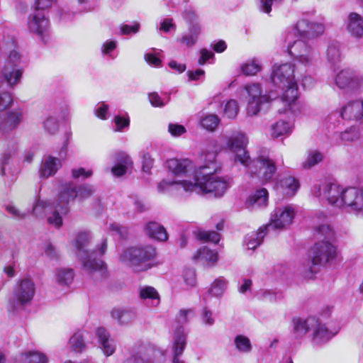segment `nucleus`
<instances>
[{"instance_id":"1","label":"nucleus","mask_w":363,"mask_h":363,"mask_svg":"<svg viewBox=\"0 0 363 363\" xmlns=\"http://www.w3.org/2000/svg\"><path fill=\"white\" fill-rule=\"evenodd\" d=\"M216 154L210 152L202 156L205 161L203 165L196 167L189 159H170L167 165L169 172L177 177H183L178 181H186L191 183H201L205 187L195 188L188 191L212 194L216 197L222 196L231 186L230 178L220 177L216 174L220 169V165L216 161Z\"/></svg>"},{"instance_id":"2","label":"nucleus","mask_w":363,"mask_h":363,"mask_svg":"<svg viewBox=\"0 0 363 363\" xmlns=\"http://www.w3.org/2000/svg\"><path fill=\"white\" fill-rule=\"evenodd\" d=\"M314 194L325 199L331 205L343 207L347 211L363 218V188L345 189L337 184H328Z\"/></svg>"},{"instance_id":"3","label":"nucleus","mask_w":363,"mask_h":363,"mask_svg":"<svg viewBox=\"0 0 363 363\" xmlns=\"http://www.w3.org/2000/svg\"><path fill=\"white\" fill-rule=\"evenodd\" d=\"M271 79L273 84L281 91L280 100L285 107V111L286 108L292 112L298 111V91L294 66L289 62L274 65Z\"/></svg>"},{"instance_id":"4","label":"nucleus","mask_w":363,"mask_h":363,"mask_svg":"<svg viewBox=\"0 0 363 363\" xmlns=\"http://www.w3.org/2000/svg\"><path fill=\"white\" fill-rule=\"evenodd\" d=\"M90 235L87 233H80L76 238L74 245L76 248V254L82 262L85 270L89 272H99L101 277L106 274V267L103 261L96 259L94 256L103 255L106 251L107 243L103 240L98 252H89L88 247Z\"/></svg>"},{"instance_id":"5","label":"nucleus","mask_w":363,"mask_h":363,"mask_svg":"<svg viewBox=\"0 0 363 363\" xmlns=\"http://www.w3.org/2000/svg\"><path fill=\"white\" fill-rule=\"evenodd\" d=\"M156 255L155 249L147 245L133 247L123 251L119 256L120 261L136 272L145 271L151 267L148 262Z\"/></svg>"},{"instance_id":"6","label":"nucleus","mask_w":363,"mask_h":363,"mask_svg":"<svg viewBox=\"0 0 363 363\" xmlns=\"http://www.w3.org/2000/svg\"><path fill=\"white\" fill-rule=\"evenodd\" d=\"M311 322L312 343L321 346L330 341L340 330L338 319H308Z\"/></svg>"},{"instance_id":"7","label":"nucleus","mask_w":363,"mask_h":363,"mask_svg":"<svg viewBox=\"0 0 363 363\" xmlns=\"http://www.w3.org/2000/svg\"><path fill=\"white\" fill-rule=\"evenodd\" d=\"M311 264L303 270V276L311 279L316 272L315 266L325 264L333 260L336 255V249L328 240L317 242L311 249Z\"/></svg>"},{"instance_id":"8","label":"nucleus","mask_w":363,"mask_h":363,"mask_svg":"<svg viewBox=\"0 0 363 363\" xmlns=\"http://www.w3.org/2000/svg\"><path fill=\"white\" fill-rule=\"evenodd\" d=\"M225 139L224 148L233 154L234 162L248 166L250 156L246 151L248 139L245 134L240 130H234L229 135L225 136Z\"/></svg>"},{"instance_id":"9","label":"nucleus","mask_w":363,"mask_h":363,"mask_svg":"<svg viewBox=\"0 0 363 363\" xmlns=\"http://www.w3.org/2000/svg\"><path fill=\"white\" fill-rule=\"evenodd\" d=\"M292 34L287 35L289 41L287 50L289 54L298 63L304 67H309L316 61L317 52L303 40H297L291 42Z\"/></svg>"},{"instance_id":"10","label":"nucleus","mask_w":363,"mask_h":363,"mask_svg":"<svg viewBox=\"0 0 363 363\" xmlns=\"http://www.w3.org/2000/svg\"><path fill=\"white\" fill-rule=\"evenodd\" d=\"M297 211L293 205H286L276 208L271 213L269 223L264 225L268 231L283 230L291 225Z\"/></svg>"},{"instance_id":"11","label":"nucleus","mask_w":363,"mask_h":363,"mask_svg":"<svg viewBox=\"0 0 363 363\" xmlns=\"http://www.w3.org/2000/svg\"><path fill=\"white\" fill-rule=\"evenodd\" d=\"M248 95L247 114L250 116H256L262 106L269 102V96L264 94L259 84H248L245 86Z\"/></svg>"},{"instance_id":"12","label":"nucleus","mask_w":363,"mask_h":363,"mask_svg":"<svg viewBox=\"0 0 363 363\" xmlns=\"http://www.w3.org/2000/svg\"><path fill=\"white\" fill-rule=\"evenodd\" d=\"M248 167L252 175H255L263 182H267L274 176L276 166L273 160L268 157H260L253 161L250 158Z\"/></svg>"},{"instance_id":"13","label":"nucleus","mask_w":363,"mask_h":363,"mask_svg":"<svg viewBox=\"0 0 363 363\" xmlns=\"http://www.w3.org/2000/svg\"><path fill=\"white\" fill-rule=\"evenodd\" d=\"M35 294V284L30 278H23L19 279L13 289V297L18 301V308H22L23 306L30 303Z\"/></svg>"},{"instance_id":"14","label":"nucleus","mask_w":363,"mask_h":363,"mask_svg":"<svg viewBox=\"0 0 363 363\" xmlns=\"http://www.w3.org/2000/svg\"><path fill=\"white\" fill-rule=\"evenodd\" d=\"M294 29L303 38H313L323 34L325 28L322 23L302 18L297 21Z\"/></svg>"},{"instance_id":"15","label":"nucleus","mask_w":363,"mask_h":363,"mask_svg":"<svg viewBox=\"0 0 363 363\" xmlns=\"http://www.w3.org/2000/svg\"><path fill=\"white\" fill-rule=\"evenodd\" d=\"M335 82L340 89H354L363 86V77L351 69H342L337 74Z\"/></svg>"},{"instance_id":"16","label":"nucleus","mask_w":363,"mask_h":363,"mask_svg":"<svg viewBox=\"0 0 363 363\" xmlns=\"http://www.w3.org/2000/svg\"><path fill=\"white\" fill-rule=\"evenodd\" d=\"M299 187L300 184L296 178L291 175H284L276 181L274 189L277 194L291 198L296 194Z\"/></svg>"},{"instance_id":"17","label":"nucleus","mask_w":363,"mask_h":363,"mask_svg":"<svg viewBox=\"0 0 363 363\" xmlns=\"http://www.w3.org/2000/svg\"><path fill=\"white\" fill-rule=\"evenodd\" d=\"M77 197L76 185L73 182H68L63 184L59 192L55 204L60 208L62 214H67L69 212V203Z\"/></svg>"},{"instance_id":"18","label":"nucleus","mask_w":363,"mask_h":363,"mask_svg":"<svg viewBox=\"0 0 363 363\" xmlns=\"http://www.w3.org/2000/svg\"><path fill=\"white\" fill-rule=\"evenodd\" d=\"M28 28L30 33L43 38L49 33V21L40 11H35L28 21Z\"/></svg>"},{"instance_id":"19","label":"nucleus","mask_w":363,"mask_h":363,"mask_svg":"<svg viewBox=\"0 0 363 363\" xmlns=\"http://www.w3.org/2000/svg\"><path fill=\"white\" fill-rule=\"evenodd\" d=\"M313 225L314 230L318 237L327 240H332L335 236V232L328 223V218L323 212L316 213L313 217Z\"/></svg>"},{"instance_id":"20","label":"nucleus","mask_w":363,"mask_h":363,"mask_svg":"<svg viewBox=\"0 0 363 363\" xmlns=\"http://www.w3.org/2000/svg\"><path fill=\"white\" fill-rule=\"evenodd\" d=\"M205 187L201 185V183H191L186 181H168L166 179L162 180L157 186V191L160 194H166L171 191H179L183 189L184 191L188 192L189 190L194 189L195 188Z\"/></svg>"},{"instance_id":"21","label":"nucleus","mask_w":363,"mask_h":363,"mask_svg":"<svg viewBox=\"0 0 363 363\" xmlns=\"http://www.w3.org/2000/svg\"><path fill=\"white\" fill-rule=\"evenodd\" d=\"M24 117V111L21 108H15L2 116L3 133H9L16 129L21 123Z\"/></svg>"},{"instance_id":"22","label":"nucleus","mask_w":363,"mask_h":363,"mask_svg":"<svg viewBox=\"0 0 363 363\" xmlns=\"http://www.w3.org/2000/svg\"><path fill=\"white\" fill-rule=\"evenodd\" d=\"M62 165L60 159L51 155L45 156L40 166L39 177L42 179L52 177L62 167Z\"/></svg>"},{"instance_id":"23","label":"nucleus","mask_w":363,"mask_h":363,"mask_svg":"<svg viewBox=\"0 0 363 363\" xmlns=\"http://www.w3.org/2000/svg\"><path fill=\"white\" fill-rule=\"evenodd\" d=\"M96 336L98 339L99 347L103 353L109 357L112 355L116 349V345L113 338L111 337L109 333L104 327L98 328L96 330Z\"/></svg>"},{"instance_id":"24","label":"nucleus","mask_w":363,"mask_h":363,"mask_svg":"<svg viewBox=\"0 0 363 363\" xmlns=\"http://www.w3.org/2000/svg\"><path fill=\"white\" fill-rule=\"evenodd\" d=\"M346 29L355 39L363 38V16L355 12L350 13L347 18Z\"/></svg>"},{"instance_id":"25","label":"nucleus","mask_w":363,"mask_h":363,"mask_svg":"<svg viewBox=\"0 0 363 363\" xmlns=\"http://www.w3.org/2000/svg\"><path fill=\"white\" fill-rule=\"evenodd\" d=\"M345 119L360 121L363 118V101H352L344 106L340 112Z\"/></svg>"},{"instance_id":"26","label":"nucleus","mask_w":363,"mask_h":363,"mask_svg":"<svg viewBox=\"0 0 363 363\" xmlns=\"http://www.w3.org/2000/svg\"><path fill=\"white\" fill-rule=\"evenodd\" d=\"M186 344V334L183 328H177L173 337L172 349L174 352L173 363H184L178 358L181 355L185 348Z\"/></svg>"},{"instance_id":"27","label":"nucleus","mask_w":363,"mask_h":363,"mask_svg":"<svg viewBox=\"0 0 363 363\" xmlns=\"http://www.w3.org/2000/svg\"><path fill=\"white\" fill-rule=\"evenodd\" d=\"M218 259V252L206 247L200 248L193 256L194 261L201 262L208 266L215 264Z\"/></svg>"},{"instance_id":"28","label":"nucleus","mask_w":363,"mask_h":363,"mask_svg":"<svg viewBox=\"0 0 363 363\" xmlns=\"http://www.w3.org/2000/svg\"><path fill=\"white\" fill-rule=\"evenodd\" d=\"M188 31L189 32L184 33L179 40L186 47L191 48L197 43L199 36L201 33V26L200 24L189 26Z\"/></svg>"},{"instance_id":"29","label":"nucleus","mask_w":363,"mask_h":363,"mask_svg":"<svg viewBox=\"0 0 363 363\" xmlns=\"http://www.w3.org/2000/svg\"><path fill=\"white\" fill-rule=\"evenodd\" d=\"M18 363H48V358L44 353L30 351L21 353L16 357Z\"/></svg>"},{"instance_id":"30","label":"nucleus","mask_w":363,"mask_h":363,"mask_svg":"<svg viewBox=\"0 0 363 363\" xmlns=\"http://www.w3.org/2000/svg\"><path fill=\"white\" fill-rule=\"evenodd\" d=\"M146 233L150 238L159 241H165L168 238L165 228L156 222H150L147 224Z\"/></svg>"},{"instance_id":"31","label":"nucleus","mask_w":363,"mask_h":363,"mask_svg":"<svg viewBox=\"0 0 363 363\" xmlns=\"http://www.w3.org/2000/svg\"><path fill=\"white\" fill-rule=\"evenodd\" d=\"M269 233L267 230L264 229V225L260 227L257 232H252L246 235L245 243L249 250H255L262 242L265 235Z\"/></svg>"},{"instance_id":"32","label":"nucleus","mask_w":363,"mask_h":363,"mask_svg":"<svg viewBox=\"0 0 363 363\" xmlns=\"http://www.w3.org/2000/svg\"><path fill=\"white\" fill-rule=\"evenodd\" d=\"M247 203L252 208L265 207L268 204V191L266 189H261L256 191L250 196Z\"/></svg>"},{"instance_id":"33","label":"nucleus","mask_w":363,"mask_h":363,"mask_svg":"<svg viewBox=\"0 0 363 363\" xmlns=\"http://www.w3.org/2000/svg\"><path fill=\"white\" fill-rule=\"evenodd\" d=\"M116 162L117 164L111 169L112 174L116 177L125 174L128 169L132 165L130 157L123 152L118 155Z\"/></svg>"},{"instance_id":"34","label":"nucleus","mask_w":363,"mask_h":363,"mask_svg":"<svg viewBox=\"0 0 363 363\" xmlns=\"http://www.w3.org/2000/svg\"><path fill=\"white\" fill-rule=\"evenodd\" d=\"M294 125L289 121L279 120L271 127V135L274 138L286 135L292 132Z\"/></svg>"},{"instance_id":"35","label":"nucleus","mask_w":363,"mask_h":363,"mask_svg":"<svg viewBox=\"0 0 363 363\" xmlns=\"http://www.w3.org/2000/svg\"><path fill=\"white\" fill-rule=\"evenodd\" d=\"M23 72L22 67H4V79L10 86L13 87L20 82Z\"/></svg>"},{"instance_id":"36","label":"nucleus","mask_w":363,"mask_h":363,"mask_svg":"<svg viewBox=\"0 0 363 363\" xmlns=\"http://www.w3.org/2000/svg\"><path fill=\"white\" fill-rule=\"evenodd\" d=\"M139 294L141 299L147 301V304L150 303L152 306H156L160 303V296L155 289L152 286L141 287Z\"/></svg>"},{"instance_id":"37","label":"nucleus","mask_w":363,"mask_h":363,"mask_svg":"<svg viewBox=\"0 0 363 363\" xmlns=\"http://www.w3.org/2000/svg\"><path fill=\"white\" fill-rule=\"evenodd\" d=\"M311 322L308 319H294V335L296 338L303 337L308 332H311Z\"/></svg>"},{"instance_id":"38","label":"nucleus","mask_w":363,"mask_h":363,"mask_svg":"<svg viewBox=\"0 0 363 363\" xmlns=\"http://www.w3.org/2000/svg\"><path fill=\"white\" fill-rule=\"evenodd\" d=\"M228 284V281L225 278L219 277L211 283L208 293L213 296L220 297L226 291Z\"/></svg>"},{"instance_id":"39","label":"nucleus","mask_w":363,"mask_h":363,"mask_svg":"<svg viewBox=\"0 0 363 363\" xmlns=\"http://www.w3.org/2000/svg\"><path fill=\"white\" fill-rule=\"evenodd\" d=\"M74 279V272L71 269L60 268L55 274V281L60 285L67 286L70 284Z\"/></svg>"},{"instance_id":"40","label":"nucleus","mask_w":363,"mask_h":363,"mask_svg":"<svg viewBox=\"0 0 363 363\" xmlns=\"http://www.w3.org/2000/svg\"><path fill=\"white\" fill-rule=\"evenodd\" d=\"M323 154L318 150H309L307 157L303 162L302 167L304 169H310L323 161Z\"/></svg>"},{"instance_id":"41","label":"nucleus","mask_w":363,"mask_h":363,"mask_svg":"<svg viewBox=\"0 0 363 363\" xmlns=\"http://www.w3.org/2000/svg\"><path fill=\"white\" fill-rule=\"evenodd\" d=\"M234 344L236 350L240 353L247 354L252 351V345L250 340L243 335H236Z\"/></svg>"},{"instance_id":"42","label":"nucleus","mask_w":363,"mask_h":363,"mask_svg":"<svg viewBox=\"0 0 363 363\" xmlns=\"http://www.w3.org/2000/svg\"><path fill=\"white\" fill-rule=\"evenodd\" d=\"M219 123L220 118L216 114H207L201 117L200 120L201 127L208 131L215 130Z\"/></svg>"},{"instance_id":"43","label":"nucleus","mask_w":363,"mask_h":363,"mask_svg":"<svg viewBox=\"0 0 363 363\" xmlns=\"http://www.w3.org/2000/svg\"><path fill=\"white\" fill-rule=\"evenodd\" d=\"M5 83L0 77V111L8 108L12 104L13 99L11 94L5 91Z\"/></svg>"},{"instance_id":"44","label":"nucleus","mask_w":363,"mask_h":363,"mask_svg":"<svg viewBox=\"0 0 363 363\" xmlns=\"http://www.w3.org/2000/svg\"><path fill=\"white\" fill-rule=\"evenodd\" d=\"M69 344L72 349L77 352H82L86 348L83 335L80 332L75 333L69 339Z\"/></svg>"},{"instance_id":"45","label":"nucleus","mask_w":363,"mask_h":363,"mask_svg":"<svg viewBox=\"0 0 363 363\" xmlns=\"http://www.w3.org/2000/svg\"><path fill=\"white\" fill-rule=\"evenodd\" d=\"M359 129L357 126H351L340 133L342 142H353L359 138Z\"/></svg>"},{"instance_id":"46","label":"nucleus","mask_w":363,"mask_h":363,"mask_svg":"<svg viewBox=\"0 0 363 363\" xmlns=\"http://www.w3.org/2000/svg\"><path fill=\"white\" fill-rule=\"evenodd\" d=\"M182 17L185 20L186 23H188L189 26H192L194 24H200L199 16L196 13V11L194 8L189 6L184 9L182 12Z\"/></svg>"},{"instance_id":"47","label":"nucleus","mask_w":363,"mask_h":363,"mask_svg":"<svg viewBox=\"0 0 363 363\" xmlns=\"http://www.w3.org/2000/svg\"><path fill=\"white\" fill-rule=\"evenodd\" d=\"M239 106L238 102L234 99H230L225 104L223 114L227 118L233 119L237 116Z\"/></svg>"},{"instance_id":"48","label":"nucleus","mask_w":363,"mask_h":363,"mask_svg":"<svg viewBox=\"0 0 363 363\" xmlns=\"http://www.w3.org/2000/svg\"><path fill=\"white\" fill-rule=\"evenodd\" d=\"M243 74L247 76L255 75L261 70V65L257 60L248 61L241 67Z\"/></svg>"},{"instance_id":"49","label":"nucleus","mask_w":363,"mask_h":363,"mask_svg":"<svg viewBox=\"0 0 363 363\" xmlns=\"http://www.w3.org/2000/svg\"><path fill=\"white\" fill-rule=\"evenodd\" d=\"M48 206L49 203L46 200L41 199L39 197L33 205V214L38 218H43Z\"/></svg>"},{"instance_id":"50","label":"nucleus","mask_w":363,"mask_h":363,"mask_svg":"<svg viewBox=\"0 0 363 363\" xmlns=\"http://www.w3.org/2000/svg\"><path fill=\"white\" fill-rule=\"evenodd\" d=\"M66 214H62L60 208H57V205L54 204V211L48 216V222L50 225H53L56 228H60L62 225V216Z\"/></svg>"},{"instance_id":"51","label":"nucleus","mask_w":363,"mask_h":363,"mask_svg":"<svg viewBox=\"0 0 363 363\" xmlns=\"http://www.w3.org/2000/svg\"><path fill=\"white\" fill-rule=\"evenodd\" d=\"M45 130L49 134L53 135L57 132L59 124L58 120L55 116H48L43 122Z\"/></svg>"},{"instance_id":"52","label":"nucleus","mask_w":363,"mask_h":363,"mask_svg":"<svg viewBox=\"0 0 363 363\" xmlns=\"http://www.w3.org/2000/svg\"><path fill=\"white\" fill-rule=\"evenodd\" d=\"M183 280L186 288H192L196 284V275L194 269H186L183 274Z\"/></svg>"},{"instance_id":"53","label":"nucleus","mask_w":363,"mask_h":363,"mask_svg":"<svg viewBox=\"0 0 363 363\" xmlns=\"http://www.w3.org/2000/svg\"><path fill=\"white\" fill-rule=\"evenodd\" d=\"M257 298L263 302L274 303L277 300L276 294L272 291L262 289L257 292Z\"/></svg>"},{"instance_id":"54","label":"nucleus","mask_w":363,"mask_h":363,"mask_svg":"<svg viewBox=\"0 0 363 363\" xmlns=\"http://www.w3.org/2000/svg\"><path fill=\"white\" fill-rule=\"evenodd\" d=\"M21 56L18 51L13 50L9 52L8 59L4 67H21Z\"/></svg>"},{"instance_id":"55","label":"nucleus","mask_w":363,"mask_h":363,"mask_svg":"<svg viewBox=\"0 0 363 363\" xmlns=\"http://www.w3.org/2000/svg\"><path fill=\"white\" fill-rule=\"evenodd\" d=\"M199 238L205 241L218 243L220 239V234L215 231H202L199 234Z\"/></svg>"},{"instance_id":"56","label":"nucleus","mask_w":363,"mask_h":363,"mask_svg":"<svg viewBox=\"0 0 363 363\" xmlns=\"http://www.w3.org/2000/svg\"><path fill=\"white\" fill-rule=\"evenodd\" d=\"M168 131L173 137H179L186 133L184 126L177 123H169L168 125Z\"/></svg>"},{"instance_id":"57","label":"nucleus","mask_w":363,"mask_h":363,"mask_svg":"<svg viewBox=\"0 0 363 363\" xmlns=\"http://www.w3.org/2000/svg\"><path fill=\"white\" fill-rule=\"evenodd\" d=\"M140 25L138 22H134L133 25L123 24L121 26V32L123 35L135 34L139 31Z\"/></svg>"},{"instance_id":"58","label":"nucleus","mask_w":363,"mask_h":363,"mask_svg":"<svg viewBox=\"0 0 363 363\" xmlns=\"http://www.w3.org/2000/svg\"><path fill=\"white\" fill-rule=\"evenodd\" d=\"M77 191V196L80 199H85L91 196L94 192V189L90 185H83L79 186Z\"/></svg>"},{"instance_id":"59","label":"nucleus","mask_w":363,"mask_h":363,"mask_svg":"<svg viewBox=\"0 0 363 363\" xmlns=\"http://www.w3.org/2000/svg\"><path fill=\"white\" fill-rule=\"evenodd\" d=\"M340 56V50L335 45H330L327 50V57L333 63L339 60Z\"/></svg>"},{"instance_id":"60","label":"nucleus","mask_w":363,"mask_h":363,"mask_svg":"<svg viewBox=\"0 0 363 363\" xmlns=\"http://www.w3.org/2000/svg\"><path fill=\"white\" fill-rule=\"evenodd\" d=\"M93 174V172L91 169L86 170L83 167L73 169L72 170V176L74 179H86L90 177Z\"/></svg>"},{"instance_id":"61","label":"nucleus","mask_w":363,"mask_h":363,"mask_svg":"<svg viewBox=\"0 0 363 363\" xmlns=\"http://www.w3.org/2000/svg\"><path fill=\"white\" fill-rule=\"evenodd\" d=\"M108 106L104 102H100L99 103L94 109L95 115L102 119L105 120L106 119V115L108 113Z\"/></svg>"},{"instance_id":"62","label":"nucleus","mask_w":363,"mask_h":363,"mask_svg":"<svg viewBox=\"0 0 363 363\" xmlns=\"http://www.w3.org/2000/svg\"><path fill=\"white\" fill-rule=\"evenodd\" d=\"M114 123L116 126L115 131H121L124 128L129 126L130 121L128 117L116 116L114 118Z\"/></svg>"},{"instance_id":"63","label":"nucleus","mask_w":363,"mask_h":363,"mask_svg":"<svg viewBox=\"0 0 363 363\" xmlns=\"http://www.w3.org/2000/svg\"><path fill=\"white\" fill-rule=\"evenodd\" d=\"M176 29V24L174 23L172 18H166L163 19L160 26V30L165 33H168L172 30Z\"/></svg>"},{"instance_id":"64","label":"nucleus","mask_w":363,"mask_h":363,"mask_svg":"<svg viewBox=\"0 0 363 363\" xmlns=\"http://www.w3.org/2000/svg\"><path fill=\"white\" fill-rule=\"evenodd\" d=\"M44 253L45 256L51 260L57 259L59 257L57 250L52 244H47L45 245Z\"/></svg>"}]
</instances>
